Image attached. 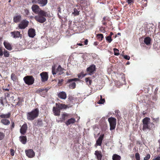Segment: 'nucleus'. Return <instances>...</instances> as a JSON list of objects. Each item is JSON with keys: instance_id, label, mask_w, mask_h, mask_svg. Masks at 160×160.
Returning a JSON list of instances; mask_svg holds the SVG:
<instances>
[{"instance_id": "f257e3e1", "label": "nucleus", "mask_w": 160, "mask_h": 160, "mask_svg": "<svg viewBox=\"0 0 160 160\" xmlns=\"http://www.w3.org/2000/svg\"><path fill=\"white\" fill-rule=\"evenodd\" d=\"M38 14L34 17L37 21L41 23H43L46 21V19L45 17L48 16V13L47 12L43 10H40Z\"/></svg>"}, {"instance_id": "f03ea898", "label": "nucleus", "mask_w": 160, "mask_h": 160, "mask_svg": "<svg viewBox=\"0 0 160 160\" xmlns=\"http://www.w3.org/2000/svg\"><path fill=\"white\" fill-rule=\"evenodd\" d=\"M150 118L146 117L142 120V130L144 132H147L148 130H150L154 125L152 123L150 122Z\"/></svg>"}, {"instance_id": "7ed1b4c3", "label": "nucleus", "mask_w": 160, "mask_h": 160, "mask_svg": "<svg viewBox=\"0 0 160 160\" xmlns=\"http://www.w3.org/2000/svg\"><path fill=\"white\" fill-rule=\"evenodd\" d=\"M56 107H53L52 109L53 112L55 116H59L60 115V110L62 109H66L68 107L67 105L62 103L56 104Z\"/></svg>"}, {"instance_id": "20e7f679", "label": "nucleus", "mask_w": 160, "mask_h": 160, "mask_svg": "<svg viewBox=\"0 0 160 160\" xmlns=\"http://www.w3.org/2000/svg\"><path fill=\"white\" fill-rule=\"evenodd\" d=\"M39 111L38 109L36 108L31 112L27 113V118L29 120H32L38 116Z\"/></svg>"}, {"instance_id": "39448f33", "label": "nucleus", "mask_w": 160, "mask_h": 160, "mask_svg": "<svg viewBox=\"0 0 160 160\" xmlns=\"http://www.w3.org/2000/svg\"><path fill=\"white\" fill-rule=\"evenodd\" d=\"M23 80L26 84L30 85L33 83L34 79L32 76H28L24 78Z\"/></svg>"}, {"instance_id": "423d86ee", "label": "nucleus", "mask_w": 160, "mask_h": 160, "mask_svg": "<svg viewBox=\"0 0 160 160\" xmlns=\"http://www.w3.org/2000/svg\"><path fill=\"white\" fill-rule=\"evenodd\" d=\"M108 121L109 123L110 130H111L114 129L116 124V118L111 117L108 118Z\"/></svg>"}, {"instance_id": "0eeeda50", "label": "nucleus", "mask_w": 160, "mask_h": 160, "mask_svg": "<svg viewBox=\"0 0 160 160\" xmlns=\"http://www.w3.org/2000/svg\"><path fill=\"white\" fill-rule=\"evenodd\" d=\"M55 68L54 66H52V72L53 75H55L57 72H58L59 74L61 75L63 73V71L64 70L59 65L57 69V71H55Z\"/></svg>"}, {"instance_id": "6e6552de", "label": "nucleus", "mask_w": 160, "mask_h": 160, "mask_svg": "<svg viewBox=\"0 0 160 160\" xmlns=\"http://www.w3.org/2000/svg\"><path fill=\"white\" fill-rule=\"evenodd\" d=\"M28 23V21L26 20H23L18 25V27L20 29H24L27 27Z\"/></svg>"}, {"instance_id": "1a4fd4ad", "label": "nucleus", "mask_w": 160, "mask_h": 160, "mask_svg": "<svg viewBox=\"0 0 160 160\" xmlns=\"http://www.w3.org/2000/svg\"><path fill=\"white\" fill-rule=\"evenodd\" d=\"M26 155L29 158H32L35 156V153L32 149H29L25 151Z\"/></svg>"}, {"instance_id": "9d476101", "label": "nucleus", "mask_w": 160, "mask_h": 160, "mask_svg": "<svg viewBox=\"0 0 160 160\" xmlns=\"http://www.w3.org/2000/svg\"><path fill=\"white\" fill-rule=\"evenodd\" d=\"M28 129V126L27 123H24L21 127L20 129V132L21 134L24 135L26 133Z\"/></svg>"}, {"instance_id": "9b49d317", "label": "nucleus", "mask_w": 160, "mask_h": 160, "mask_svg": "<svg viewBox=\"0 0 160 160\" xmlns=\"http://www.w3.org/2000/svg\"><path fill=\"white\" fill-rule=\"evenodd\" d=\"M11 34L12 36L14 38H22V35L20 34V32L16 31L11 32Z\"/></svg>"}, {"instance_id": "f8f14e48", "label": "nucleus", "mask_w": 160, "mask_h": 160, "mask_svg": "<svg viewBox=\"0 0 160 160\" xmlns=\"http://www.w3.org/2000/svg\"><path fill=\"white\" fill-rule=\"evenodd\" d=\"M32 11L35 13L38 14L39 13L40 10H41L39 7L37 5H33L32 7Z\"/></svg>"}, {"instance_id": "ddd939ff", "label": "nucleus", "mask_w": 160, "mask_h": 160, "mask_svg": "<svg viewBox=\"0 0 160 160\" xmlns=\"http://www.w3.org/2000/svg\"><path fill=\"white\" fill-rule=\"evenodd\" d=\"M40 76L42 82H45L48 80V76L47 72H42L40 74Z\"/></svg>"}, {"instance_id": "4468645a", "label": "nucleus", "mask_w": 160, "mask_h": 160, "mask_svg": "<svg viewBox=\"0 0 160 160\" xmlns=\"http://www.w3.org/2000/svg\"><path fill=\"white\" fill-rule=\"evenodd\" d=\"M58 96L61 99H65L67 98V94L65 92L62 91L58 93Z\"/></svg>"}, {"instance_id": "2eb2a0df", "label": "nucleus", "mask_w": 160, "mask_h": 160, "mask_svg": "<svg viewBox=\"0 0 160 160\" xmlns=\"http://www.w3.org/2000/svg\"><path fill=\"white\" fill-rule=\"evenodd\" d=\"M104 134L101 135L97 140L96 143V145L97 146H101Z\"/></svg>"}, {"instance_id": "dca6fc26", "label": "nucleus", "mask_w": 160, "mask_h": 160, "mask_svg": "<svg viewBox=\"0 0 160 160\" xmlns=\"http://www.w3.org/2000/svg\"><path fill=\"white\" fill-rule=\"evenodd\" d=\"M28 35L29 37L33 38L35 35V32L33 29H30L28 31Z\"/></svg>"}, {"instance_id": "f3484780", "label": "nucleus", "mask_w": 160, "mask_h": 160, "mask_svg": "<svg viewBox=\"0 0 160 160\" xmlns=\"http://www.w3.org/2000/svg\"><path fill=\"white\" fill-rule=\"evenodd\" d=\"M48 2V0H38V3L41 7H43L46 5Z\"/></svg>"}, {"instance_id": "a211bd4d", "label": "nucleus", "mask_w": 160, "mask_h": 160, "mask_svg": "<svg viewBox=\"0 0 160 160\" xmlns=\"http://www.w3.org/2000/svg\"><path fill=\"white\" fill-rule=\"evenodd\" d=\"M95 154L97 156V158L98 160H102V155L101 152L98 151H96Z\"/></svg>"}, {"instance_id": "6ab92c4d", "label": "nucleus", "mask_w": 160, "mask_h": 160, "mask_svg": "<svg viewBox=\"0 0 160 160\" xmlns=\"http://www.w3.org/2000/svg\"><path fill=\"white\" fill-rule=\"evenodd\" d=\"M95 70V66L94 65H92L87 68V71L90 73H92Z\"/></svg>"}, {"instance_id": "aec40b11", "label": "nucleus", "mask_w": 160, "mask_h": 160, "mask_svg": "<svg viewBox=\"0 0 160 160\" xmlns=\"http://www.w3.org/2000/svg\"><path fill=\"white\" fill-rule=\"evenodd\" d=\"M75 122V120L74 118H72L68 120L65 122V124L67 125H68L71 124H73Z\"/></svg>"}, {"instance_id": "412c9836", "label": "nucleus", "mask_w": 160, "mask_h": 160, "mask_svg": "<svg viewBox=\"0 0 160 160\" xmlns=\"http://www.w3.org/2000/svg\"><path fill=\"white\" fill-rule=\"evenodd\" d=\"M3 44L5 48L8 50H10L12 49L11 45L8 42H4Z\"/></svg>"}, {"instance_id": "4be33fe9", "label": "nucleus", "mask_w": 160, "mask_h": 160, "mask_svg": "<svg viewBox=\"0 0 160 160\" xmlns=\"http://www.w3.org/2000/svg\"><path fill=\"white\" fill-rule=\"evenodd\" d=\"M21 17L20 15H16L13 17L14 22L17 23L19 22L21 20Z\"/></svg>"}, {"instance_id": "5701e85b", "label": "nucleus", "mask_w": 160, "mask_h": 160, "mask_svg": "<svg viewBox=\"0 0 160 160\" xmlns=\"http://www.w3.org/2000/svg\"><path fill=\"white\" fill-rule=\"evenodd\" d=\"M19 140L20 142L23 144H25L26 143L27 138L26 136H22L19 137Z\"/></svg>"}, {"instance_id": "b1692460", "label": "nucleus", "mask_w": 160, "mask_h": 160, "mask_svg": "<svg viewBox=\"0 0 160 160\" xmlns=\"http://www.w3.org/2000/svg\"><path fill=\"white\" fill-rule=\"evenodd\" d=\"M69 114L66 113H64L62 114V118H61L62 120L61 121L62 122L64 121L68 118Z\"/></svg>"}, {"instance_id": "393cba45", "label": "nucleus", "mask_w": 160, "mask_h": 160, "mask_svg": "<svg viewBox=\"0 0 160 160\" xmlns=\"http://www.w3.org/2000/svg\"><path fill=\"white\" fill-rule=\"evenodd\" d=\"M151 39L149 37H147L144 38V42L147 45H149L150 44Z\"/></svg>"}, {"instance_id": "a878e982", "label": "nucleus", "mask_w": 160, "mask_h": 160, "mask_svg": "<svg viewBox=\"0 0 160 160\" xmlns=\"http://www.w3.org/2000/svg\"><path fill=\"white\" fill-rule=\"evenodd\" d=\"M10 115V113L8 112L7 114H3L0 115V117L3 118H9Z\"/></svg>"}, {"instance_id": "bb28decb", "label": "nucleus", "mask_w": 160, "mask_h": 160, "mask_svg": "<svg viewBox=\"0 0 160 160\" xmlns=\"http://www.w3.org/2000/svg\"><path fill=\"white\" fill-rule=\"evenodd\" d=\"M1 122L3 124L6 125H8L10 123V122L8 120L5 119L1 120Z\"/></svg>"}, {"instance_id": "cd10ccee", "label": "nucleus", "mask_w": 160, "mask_h": 160, "mask_svg": "<svg viewBox=\"0 0 160 160\" xmlns=\"http://www.w3.org/2000/svg\"><path fill=\"white\" fill-rule=\"evenodd\" d=\"M112 159L113 160H120L121 159V157L117 154H114L112 157Z\"/></svg>"}, {"instance_id": "c85d7f7f", "label": "nucleus", "mask_w": 160, "mask_h": 160, "mask_svg": "<svg viewBox=\"0 0 160 160\" xmlns=\"http://www.w3.org/2000/svg\"><path fill=\"white\" fill-rule=\"evenodd\" d=\"M3 54L5 57H8L9 56V52L5 49H4Z\"/></svg>"}, {"instance_id": "c756f323", "label": "nucleus", "mask_w": 160, "mask_h": 160, "mask_svg": "<svg viewBox=\"0 0 160 160\" xmlns=\"http://www.w3.org/2000/svg\"><path fill=\"white\" fill-rule=\"evenodd\" d=\"M11 78L13 81H16L17 80V77L13 73H12L11 76Z\"/></svg>"}, {"instance_id": "7c9ffc66", "label": "nucleus", "mask_w": 160, "mask_h": 160, "mask_svg": "<svg viewBox=\"0 0 160 160\" xmlns=\"http://www.w3.org/2000/svg\"><path fill=\"white\" fill-rule=\"evenodd\" d=\"M76 83L74 82H72L69 85V87L72 89L75 88L76 87Z\"/></svg>"}, {"instance_id": "2f4dec72", "label": "nucleus", "mask_w": 160, "mask_h": 160, "mask_svg": "<svg viewBox=\"0 0 160 160\" xmlns=\"http://www.w3.org/2000/svg\"><path fill=\"white\" fill-rule=\"evenodd\" d=\"M106 39L109 43L111 42L112 41L111 36H108L106 37Z\"/></svg>"}, {"instance_id": "473e14b6", "label": "nucleus", "mask_w": 160, "mask_h": 160, "mask_svg": "<svg viewBox=\"0 0 160 160\" xmlns=\"http://www.w3.org/2000/svg\"><path fill=\"white\" fill-rule=\"evenodd\" d=\"M97 36L98 38L101 41L102 39V38H103V34H98Z\"/></svg>"}, {"instance_id": "72a5a7b5", "label": "nucleus", "mask_w": 160, "mask_h": 160, "mask_svg": "<svg viewBox=\"0 0 160 160\" xmlns=\"http://www.w3.org/2000/svg\"><path fill=\"white\" fill-rule=\"evenodd\" d=\"M113 50L114 51V54L115 55L118 56L119 55V51L118 49L116 48H114L113 49Z\"/></svg>"}, {"instance_id": "f704fd0d", "label": "nucleus", "mask_w": 160, "mask_h": 160, "mask_svg": "<svg viewBox=\"0 0 160 160\" xmlns=\"http://www.w3.org/2000/svg\"><path fill=\"white\" fill-rule=\"evenodd\" d=\"M72 13L75 15H78L79 14V12L75 8L74 9V12Z\"/></svg>"}, {"instance_id": "c9c22d12", "label": "nucleus", "mask_w": 160, "mask_h": 160, "mask_svg": "<svg viewBox=\"0 0 160 160\" xmlns=\"http://www.w3.org/2000/svg\"><path fill=\"white\" fill-rule=\"evenodd\" d=\"M79 80V79L78 78H74L72 79H68V82H70L73 81H78Z\"/></svg>"}, {"instance_id": "e433bc0d", "label": "nucleus", "mask_w": 160, "mask_h": 160, "mask_svg": "<svg viewBox=\"0 0 160 160\" xmlns=\"http://www.w3.org/2000/svg\"><path fill=\"white\" fill-rule=\"evenodd\" d=\"M105 100L104 99L100 98V99L98 102L99 104H102L105 102Z\"/></svg>"}, {"instance_id": "4c0bfd02", "label": "nucleus", "mask_w": 160, "mask_h": 160, "mask_svg": "<svg viewBox=\"0 0 160 160\" xmlns=\"http://www.w3.org/2000/svg\"><path fill=\"white\" fill-rule=\"evenodd\" d=\"M135 158L136 160H140V157L139 154L138 153H136L135 154Z\"/></svg>"}, {"instance_id": "58836bf2", "label": "nucleus", "mask_w": 160, "mask_h": 160, "mask_svg": "<svg viewBox=\"0 0 160 160\" xmlns=\"http://www.w3.org/2000/svg\"><path fill=\"white\" fill-rule=\"evenodd\" d=\"M85 81L88 85H90L91 83V81L88 78H86Z\"/></svg>"}, {"instance_id": "ea45409f", "label": "nucleus", "mask_w": 160, "mask_h": 160, "mask_svg": "<svg viewBox=\"0 0 160 160\" xmlns=\"http://www.w3.org/2000/svg\"><path fill=\"white\" fill-rule=\"evenodd\" d=\"M4 137V134L0 132V140L2 139Z\"/></svg>"}, {"instance_id": "a19ab883", "label": "nucleus", "mask_w": 160, "mask_h": 160, "mask_svg": "<svg viewBox=\"0 0 160 160\" xmlns=\"http://www.w3.org/2000/svg\"><path fill=\"white\" fill-rule=\"evenodd\" d=\"M150 157V155L149 154H148L144 158V160H148Z\"/></svg>"}, {"instance_id": "79ce46f5", "label": "nucleus", "mask_w": 160, "mask_h": 160, "mask_svg": "<svg viewBox=\"0 0 160 160\" xmlns=\"http://www.w3.org/2000/svg\"><path fill=\"white\" fill-rule=\"evenodd\" d=\"M85 75H84L83 73H81L78 75V78L81 79L82 78L85 77Z\"/></svg>"}, {"instance_id": "37998d69", "label": "nucleus", "mask_w": 160, "mask_h": 160, "mask_svg": "<svg viewBox=\"0 0 160 160\" xmlns=\"http://www.w3.org/2000/svg\"><path fill=\"white\" fill-rule=\"evenodd\" d=\"M3 51L2 48H0V56H2L3 55Z\"/></svg>"}, {"instance_id": "c03bdc74", "label": "nucleus", "mask_w": 160, "mask_h": 160, "mask_svg": "<svg viewBox=\"0 0 160 160\" xmlns=\"http://www.w3.org/2000/svg\"><path fill=\"white\" fill-rule=\"evenodd\" d=\"M10 151L11 155L12 156H13L14 154V150L12 149H11Z\"/></svg>"}, {"instance_id": "a18cd8bd", "label": "nucleus", "mask_w": 160, "mask_h": 160, "mask_svg": "<svg viewBox=\"0 0 160 160\" xmlns=\"http://www.w3.org/2000/svg\"><path fill=\"white\" fill-rule=\"evenodd\" d=\"M123 57L125 59L128 60H129L130 59V57L129 56H128L127 55H124L123 56Z\"/></svg>"}, {"instance_id": "49530a36", "label": "nucleus", "mask_w": 160, "mask_h": 160, "mask_svg": "<svg viewBox=\"0 0 160 160\" xmlns=\"http://www.w3.org/2000/svg\"><path fill=\"white\" fill-rule=\"evenodd\" d=\"M11 95L10 94H8L7 95V96L8 98H10V100H14V97L13 96H11V97H10Z\"/></svg>"}, {"instance_id": "de8ad7c7", "label": "nucleus", "mask_w": 160, "mask_h": 160, "mask_svg": "<svg viewBox=\"0 0 160 160\" xmlns=\"http://www.w3.org/2000/svg\"><path fill=\"white\" fill-rule=\"evenodd\" d=\"M133 0H127V2L128 4H130L133 3Z\"/></svg>"}, {"instance_id": "09e8293b", "label": "nucleus", "mask_w": 160, "mask_h": 160, "mask_svg": "<svg viewBox=\"0 0 160 160\" xmlns=\"http://www.w3.org/2000/svg\"><path fill=\"white\" fill-rule=\"evenodd\" d=\"M0 103L2 105H4V104L3 102L2 98L1 97L0 98Z\"/></svg>"}, {"instance_id": "8fccbe9b", "label": "nucleus", "mask_w": 160, "mask_h": 160, "mask_svg": "<svg viewBox=\"0 0 160 160\" xmlns=\"http://www.w3.org/2000/svg\"><path fill=\"white\" fill-rule=\"evenodd\" d=\"M153 160H160V156H158L156 158L154 159Z\"/></svg>"}, {"instance_id": "3c124183", "label": "nucleus", "mask_w": 160, "mask_h": 160, "mask_svg": "<svg viewBox=\"0 0 160 160\" xmlns=\"http://www.w3.org/2000/svg\"><path fill=\"white\" fill-rule=\"evenodd\" d=\"M88 39H86L85 41H84V44L85 45H87L88 44Z\"/></svg>"}, {"instance_id": "603ef678", "label": "nucleus", "mask_w": 160, "mask_h": 160, "mask_svg": "<svg viewBox=\"0 0 160 160\" xmlns=\"http://www.w3.org/2000/svg\"><path fill=\"white\" fill-rule=\"evenodd\" d=\"M63 81V80L62 79H60V80H59V81H58V84H59V83H61Z\"/></svg>"}, {"instance_id": "864d4df0", "label": "nucleus", "mask_w": 160, "mask_h": 160, "mask_svg": "<svg viewBox=\"0 0 160 160\" xmlns=\"http://www.w3.org/2000/svg\"><path fill=\"white\" fill-rule=\"evenodd\" d=\"M58 17H59V18H60L61 19L62 18V17L61 16H60V15L59 14V13H58Z\"/></svg>"}, {"instance_id": "5fc2aeb1", "label": "nucleus", "mask_w": 160, "mask_h": 160, "mask_svg": "<svg viewBox=\"0 0 160 160\" xmlns=\"http://www.w3.org/2000/svg\"><path fill=\"white\" fill-rule=\"evenodd\" d=\"M14 126V123L13 122H12L11 128H13Z\"/></svg>"}, {"instance_id": "6e6d98bb", "label": "nucleus", "mask_w": 160, "mask_h": 160, "mask_svg": "<svg viewBox=\"0 0 160 160\" xmlns=\"http://www.w3.org/2000/svg\"><path fill=\"white\" fill-rule=\"evenodd\" d=\"M78 45H79L80 46H82V43H78Z\"/></svg>"}, {"instance_id": "4d7b16f0", "label": "nucleus", "mask_w": 160, "mask_h": 160, "mask_svg": "<svg viewBox=\"0 0 160 160\" xmlns=\"http://www.w3.org/2000/svg\"><path fill=\"white\" fill-rule=\"evenodd\" d=\"M58 11L59 12L61 13V9L60 8H58Z\"/></svg>"}, {"instance_id": "13d9d810", "label": "nucleus", "mask_w": 160, "mask_h": 160, "mask_svg": "<svg viewBox=\"0 0 160 160\" xmlns=\"http://www.w3.org/2000/svg\"><path fill=\"white\" fill-rule=\"evenodd\" d=\"M106 18V17H104L103 18V20H105Z\"/></svg>"}, {"instance_id": "bf43d9fd", "label": "nucleus", "mask_w": 160, "mask_h": 160, "mask_svg": "<svg viewBox=\"0 0 160 160\" xmlns=\"http://www.w3.org/2000/svg\"><path fill=\"white\" fill-rule=\"evenodd\" d=\"M112 34H113V33H112V32H111L110 33V35L109 36H111Z\"/></svg>"}, {"instance_id": "052dcab7", "label": "nucleus", "mask_w": 160, "mask_h": 160, "mask_svg": "<svg viewBox=\"0 0 160 160\" xmlns=\"http://www.w3.org/2000/svg\"><path fill=\"white\" fill-rule=\"evenodd\" d=\"M159 142L160 144L159 148L160 149V140L159 141Z\"/></svg>"}, {"instance_id": "680f3d73", "label": "nucleus", "mask_w": 160, "mask_h": 160, "mask_svg": "<svg viewBox=\"0 0 160 160\" xmlns=\"http://www.w3.org/2000/svg\"><path fill=\"white\" fill-rule=\"evenodd\" d=\"M118 35H121V33H119H119H118Z\"/></svg>"}, {"instance_id": "e2e57ef3", "label": "nucleus", "mask_w": 160, "mask_h": 160, "mask_svg": "<svg viewBox=\"0 0 160 160\" xmlns=\"http://www.w3.org/2000/svg\"><path fill=\"white\" fill-rule=\"evenodd\" d=\"M129 64V62H127V64Z\"/></svg>"}, {"instance_id": "0e129e2a", "label": "nucleus", "mask_w": 160, "mask_h": 160, "mask_svg": "<svg viewBox=\"0 0 160 160\" xmlns=\"http://www.w3.org/2000/svg\"><path fill=\"white\" fill-rule=\"evenodd\" d=\"M100 98H102V95L100 96Z\"/></svg>"}, {"instance_id": "69168bd1", "label": "nucleus", "mask_w": 160, "mask_h": 160, "mask_svg": "<svg viewBox=\"0 0 160 160\" xmlns=\"http://www.w3.org/2000/svg\"><path fill=\"white\" fill-rule=\"evenodd\" d=\"M57 121L58 122H59V120H57Z\"/></svg>"}, {"instance_id": "338daca9", "label": "nucleus", "mask_w": 160, "mask_h": 160, "mask_svg": "<svg viewBox=\"0 0 160 160\" xmlns=\"http://www.w3.org/2000/svg\"><path fill=\"white\" fill-rule=\"evenodd\" d=\"M44 90V89H43V90H42V89H41V90H41V91H41H41H42V90Z\"/></svg>"}, {"instance_id": "774afa93", "label": "nucleus", "mask_w": 160, "mask_h": 160, "mask_svg": "<svg viewBox=\"0 0 160 160\" xmlns=\"http://www.w3.org/2000/svg\"><path fill=\"white\" fill-rule=\"evenodd\" d=\"M45 90L46 91H47V90H48V89H45Z\"/></svg>"}]
</instances>
